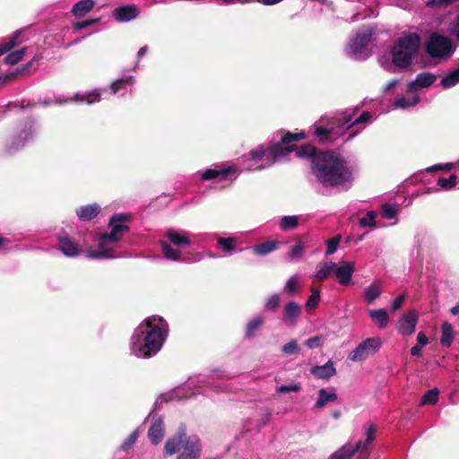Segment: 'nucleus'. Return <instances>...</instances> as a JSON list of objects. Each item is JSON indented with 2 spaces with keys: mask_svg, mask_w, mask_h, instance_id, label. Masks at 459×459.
Here are the masks:
<instances>
[{
  "mask_svg": "<svg viewBox=\"0 0 459 459\" xmlns=\"http://www.w3.org/2000/svg\"><path fill=\"white\" fill-rule=\"evenodd\" d=\"M399 212L400 207L396 204H384L381 207V214L387 220L395 219Z\"/></svg>",
  "mask_w": 459,
  "mask_h": 459,
  "instance_id": "obj_42",
  "label": "nucleus"
},
{
  "mask_svg": "<svg viewBox=\"0 0 459 459\" xmlns=\"http://www.w3.org/2000/svg\"><path fill=\"white\" fill-rule=\"evenodd\" d=\"M139 437V432L137 429L134 430L130 436L122 443L120 448L123 451L129 450L136 442Z\"/></svg>",
  "mask_w": 459,
  "mask_h": 459,
  "instance_id": "obj_52",
  "label": "nucleus"
},
{
  "mask_svg": "<svg viewBox=\"0 0 459 459\" xmlns=\"http://www.w3.org/2000/svg\"><path fill=\"white\" fill-rule=\"evenodd\" d=\"M307 243V238L306 236H302L300 240L291 247L288 256L290 260H298L302 257L304 255V250L306 244Z\"/></svg>",
  "mask_w": 459,
  "mask_h": 459,
  "instance_id": "obj_36",
  "label": "nucleus"
},
{
  "mask_svg": "<svg viewBox=\"0 0 459 459\" xmlns=\"http://www.w3.org/2000/svg\"><path fill=\"white\" fill-rule=\"evenodd\" d=\"M298 289V281L295 276L290 277L285 286H284V291L289 294L292 295Z\"/></svg>",
  "mask_w": 459,
  "mask_h": 459,
  "instance_id": "obj_55",
  "label": "nucleus"
},
{
  "mask_svg": "<svg viewBox=\"0 0 459 459\" xmlns=\"http://www.w3.org/2000/svg\"><path fill=\"white\" fill-rule=\"evenodd\" d=\"M26 53V48H22L8 54L5 57V63L11 65L18 64Z\"/></svg>",
  "mask_w": 459,
  "mask_h": 459,
  "instance_id": "obj_47",
  "label": "nucleus"
},
{
  "mask_svg": "<svg viewBox=\"0 0 459 459\" xmlns=\"http://www.w3.org/2000/svg\"><path fill=\"white\" fill-rule=\"evenodd\" d=\"M374 32L375 30L372 26H361L348 42L346 48L347 56L354 60L367 59L371 55L369 43Z\"/></svg>",
  "mask_w": 459,
  "mask_h": 459,
  "instance_id": "obj_9",
  "label": "nucleus"
},
{
  "mask_svg": "<svg viewBox=\"0 0 459 459\" xmlns=\"http://www.w3.org/2000/svg\"><path fill=\"white\" fill-rule=\"evenodd\" d=\"M335 277L341 285H348L352 278L354 273V266L351 263H343L340 266L336 265L334 269Z\"/></svg>",
  "mask_w": 459,
  "mask_h": 459,
  "instance_id": "obj_24",
  "label": "nucleus"
},
{
  "mask_svg": "<svg viewBox=\"0 0 459 459\" xmlns=\"http://www.w3.org/2000/svg\"><path fill=\"white\" fill-rule=\"evenodd\" d=\"M398 83H399V80H397V79H393V80H391V81H390L388 83H386V85L385 86V88H384V91H385V93H388V92L393 91L395 89V87L398 85Z\"/></svg>",
  "mask_w": 459,
  "mask_h": 459,
  "instance_id": "obj_62",
  "label": "nucleus"
},
{
  "mask_svg": "<svg viewBox=\"0 0 459 459\" xmlns=\"http://www.w3.org/2000/svg\"><path fill=\"white\" fill-rule=\"evenodd\" d=\"M165 435L164 420L160 415L153 414L152 423L148 430V437L154 445L161 442Z\"/></svg>",
  "mask_w": 459,
  "mask_h": 459,
  "instance_id": "obj_16",
  "label": "nucleus"
},
{
  "mask_svg": "<svg viewBox=\"0 0 459 459\" xmlns=\"http://www.w3.org/2000/svg\"><path fill=\"white\" fill-rule=\"evenodd\" d=\"M382 293V285L379 281H375L372 284L368 285L364 290V300L371 304L373 303Z\"/></svg>",
  "mask_w": 459,
  "mask_h": 459,
  "instance_id": "obj_31",
  "label": "nucleus"
},
{
  "mask_svg": "<svg viewBox=\"0 0 459 459\" xmlns=\"http://www.w3.org/2000/svg\"><path fill=\"white\" fill-rule=\"evenodd\" d=\"M457 178L455 174L449 176V178H440L437 180V186L443 189L448 190L455 186Z\"/></svg>",
  "mask_w": 459,
  "mask_h": 459,
  "instance_id": "obj_49",
  "label": "nucleus"
},
{
  "mask_svg": "<svg viewBox=\"0 0 459 459\" xmlns=\"http://www.w3.org/2000/svg\"><path fill=\"white\" fill-rule=\"evenodd\" d=\"M264 324V318L263 316H255L246 325L245 337L248 340L254 338Z\"/></svg>",
  "mask_w": 459,
  "mask_h": 459,
  "instance_id": "obj_27",
  "label": "nucleus"
},
{
  "mask_svg": "<svg viewBox=\"0 0 459 459\" xmlns=\"http://www.w3.org/2000/svg\"><path fill=\"white\" fill-rule=\"evenodd\" d=\"M301 389V385L299 383H293L290 385H282L276 388L277 393L279 394H286L290 392H299Z\"/></svg>",
  "mask_w": 459,
  "mask_h": 459,
  "instance_id": "obj_54",
  "label": "nucleus"
},
{
  "mask_svg": "<svg viewBox=\"0 0 459 459\" xmlns=\"http://www.w3.org/2000/svg\"><path fill=\"white\" fill-rule=\"evenodd\" d=\"M305 138V134L287 132L280 142L272 143L267 149L259 145L241 157L242 169L255 171L266 169L295 150L294 143Z\"/></svg>",
  "mask_w": 459,
  "mask_h": 459,
  "instance_id": "obj_4",
  "label": "nucleus"
},
{
  "mask_svg": "<svg viewBox=\"0 0 459 459\" xmlns=\"http://www.w3.org/2000/svg\"><path fill=\"white\" fill-rule=\"evenodd\" d=\"M376 435V428L371 425L366 430V438L363 441H359L353 449H356V452H359V455L357 459H368V450L375 439Z\"/></svg>",
  "mask_w": 459,
  "mask_h": 459,
  "instance_id": "obj_19",
  "label": "nucleus"
},
{
  "mask_svg": "<svg viewBox=\"0 0 459 459\" xmlns=\"http://www.w3.org/2000/svg\"><path fill=\"white\" fill-rule=\"evenodd\" d=\"M104 90L96 89L91 91H86L82 93H76L73 98L70 99H61L58 98L56 102L58 104H65L69 101H76L79 103H86L88 105L99 102L101 97V91Z\"/></svg>",
  "mask_w": 459,
  "mask_h": 459,
  "instance_id": "obj_17",
  "label": "nucleus"
},
{
  "mask_svg": "<svg viewBox=\"0 0 459 459\" xmlns=\"http://www.w3.org/2000/svg\"><path fill=\"white\" fill-rule=\"evenodd\" d=\"M336 264L333 262L324 263L316 273L315 277L318 281H325L334 272Z\"/></svg>",
  "mask_w": 459,
  "mask_h": 459,
  "instance_id": "obj_40",
  "label": "nucleus"
},
{
  "mask_svg": "<svg viewBox=\"0 0 459 459\" xmlns=\"http://www.w3.org/2000/svg\"><path fill=\"white\" fill-rule=\"evenodd\" d=\"M370 318L380 329H384L387 326L389 322V316L387 312L383 309H371L368 311Z\"/></svg>",
  "mask_w": 459,
  "mask_h": 459,
  "instance_id": "obj_29",
  "label": "nucleus"
},
{
  "mask_svg": "<svg viewBox=\"0 0 459 459\" xmlns=\"http://www.w3.org/2000/svg\"><path fill=\"white\" fill-rule=\"evenodd\" d=\"M337 400V394L334 391H329L325 388H321L318 391V397L315 403V407L317 409L324 408L328 403H334Z\"/></svg>",
  "mask_w": 459,
  "mask_h": 459,
  "instance_id": "obj_28",
  "label": "nucleus"
},
{
  "mask_svg": "<svg viewBox=\"0 0 459 459\" xmlns=\"http://www.w3.org/2000/svg\"><path fill=\"white\" fill-rule=\"evenodd\" d=\"M437 80V76L429 72L419 74L415 80L410 82L407 86L408 92L416 93L420 89L428 88Z\"/></svg>",
  "mask_w": 459,
  "mask_h": 459,
  "instance_id": "obj_18",
  "label": "nucleus"
},
{
  "mask_svg": "<svg viewBox=\"0 0 459 459\" xmlns=\"http://www.w3.org/2000/svg\"><path fill=\"white\" fill-rule=\"evenodd\" d=\"M447 31L449 35L453 37L459 44V12L449 22Z\"/></svg>",
  "mask_w": 459,
  "mask_h": 459,
  "instance_id": "obj_44",
  "label": "nucleus"
},
{
  "mask_svg": "<svg viewBox=\"0 0 459 459\" xmlns=\"http://www.w3.org/2000/svg\"><path fill=\"white\" fill-rule=\"evenodd\" d=\"M100 206L94 203L78 207L75 212L80 221H90L96 218L100 214Z\"/></svg>",
  "mask_w": 459,
  "mask_h": 459,
  "instance_id": "obj_23",
  "label": "nucleus"
},
{
  "mask_svg": "<svg viewBox=\"0 0 459 459\" xmlns=\"http://www.w3.org/2000/svg\"><path fill=\"white\" fill-rule=\"evenodd\" d=\"M130 216L126 213H116L108 222V232L100 233L96 238L98 248L88 251L87 256L94 259H112L118 257L119 242L129 231L126 222Z\"/></svg>",
  "mask_w": 459,
  "mask_h": 459,
  "instance_id": "obj_5",
  "label": "nucleus"
},
{
  "mask_svg": "<svg viewBox=\"0 0 459 459\" xmlns=\"http://www.w3.org/2000/svg\"><path fill=\"white\" fill-rule=\"evenodd\" d=\"M439 390L437 388H433L429 390L422 396L420 400V405L426 404H435L438 401Z\"/></svg>",
  "mask_w": 459,
  "mask_h": 459,
  "instance_id": "obj_45",
  "label": "nucleus"
},
{
  "mask_svg": "<svg viewBox=\"0 0 459 459\" xmlns=\"http://www.w3.org/2000/svg\"><path fill=\"white\" fill-rule=\"evenodd\" d=\"M419 314L416 310L405 313L397 322V331L403 336L411 335L416 329Z\"/></svg>",
  "mask_w": 459,
  "mask_h": 459,
  "instance_id": "obj_15",
  "label": "nucleus"
},
{
  "mask_svg": "<svg viewBox=\"0 0 459 459\" xmlns=\"http://www.w3.org/2000/svg\"><path fill=\"white\" fill-rule=\"evenodd\" d=\"M281 1L282 0H258V2L263 4L264 5H273L281 3Z\"/></svg>",
  "mask_w": 459,
  "mask_h": 459,
  "instance_id": "obj_64",
  "label": "nucleus"
},
{
  "mask_svg": "<svg viewBox=\"0 0 459 459\" xmlns=\"http://www.w3.org/2000/svg\"><path fill=\"white\" fill-rule=\"evenodd\" d=\"M113 16L117 22H126L139 16V10L135 5H125L117 7L113 12Z\"/></svg>",
  "mask_w": 459,
  "mask_h": 459,
  "instance_id": "obj_21",
  "label": "nucleus"
},
{
  "mask_svg": "<svg viewBox=\"0 0 459 459\" xmlns=\"http://www.w3.org/2000/svg\"><path fill=\"white\" fill-rule=\"evenodd\" d=\"M359 110L358 107L347 108L342 112L336 113L333 117H323L318 124L314 126L315 134L322 143H333L339 138H343V142L353 139L359 131H351L345 137L347 132L353 126L368 122L372 114L368 111H363L358 117L353 118Z\"/></svg>",
  "mask_w": 459,
  "mask_h": 459,
  "instance_id": "obj_2",
  "label": "nucleus"
},
{
  "mask_svg": "<svg viewBox=\"0 0 459 459\" xmlns=\"http://www.w3.org/2000/svg\"><path fill=\"white\" fill-rule=\"evenodd\" d=\"M208 385H210V383H208L205 376L199 375L191 377L185 385L175 388L170 393L163 394L161 398L165 402L174 399H188L195 395L197 393H203L204 386Z\"/></svg>",
  "mask_w": 459,
  "mask_h": 459,
  "instance_id": "obj_10",
  "label": "nucleus"
},
{
  "mask_svg": "<svg viewBox=\"0 0 459 459\" xmlns=\"http://www.w3.org/2000/svg\"><path fill=\"white\" fill-rule=\"evenodd\" d=\"M281 298L279 294H272L264 304V309L270 312L275 311L280 305Z\"/></svg>",
  "mask_w": 459,
  "mask_h": 459,
  "instance_id": "obj_50",
  "label": "nucleus"
},
{
  "mask_svg": "<svg viewBox=\"0 0 459 459\" xmlns=\"http://www.w3.org/2000/svg\"><path fill=\"white\" fill-rule=\"evenodd\" d=\"M311 292L312 293L306 303V307L308 310L315 309L316 307L319 299H320V291L318 289L312 288Z\"/></svg>",
  "mask_w": 459,
  "mask_h": 459,
  "instance_id": "obj_51",
  "label": "nucleus"
},
{
  "mask_svg": "<svg viewBox=\"0 0 459 459\" xmlns=\"http://www.w3.org/2000/svg\"><path fill=\"white\" fill-rule=\"evenodd\" d=\"M254 0H217V2L220 4H223V5H228V4H235V3H239V4H249V3H252Z\"/></svg>",
  "mask_w": 459,
  "mask_h": 459,
  "instance_id": "obj_61",
  "label": "nucleus"
},
{
  "mask_svg": "<svg viewBox=\"0 0 459 459\" xmlns=\"http://www.w3.org/2000/svg\"><path fill=\"white\" fill-rule=\"evenodd\" d=\"M459 83V65L449 71L440 80L439 85L444 89H450Z\"/></svg>",
  "mask_w": 459,
  "mask_h": 459,
  "instance_id": "obj_33",
  "label": "nucleus"
},
{
  "mask_svg": "<svg viewBox=\"0 0 459 459\" xmlns=\"http://www.w3.org/2000/svg\"><path fill=\"white\" fill-rule=\"evenodd\" d=\"M356 453V449H353L350 444L343 445L332 455V459H350Z\"/></svg>",
  "mask_w": 459,
  "mask_h": 459,
  "instance_id": "obj_41",
  "label": "nucleus"
},
{
  "mask_svg": "<svg viewBox=\"0 0 459 459\" xmlns=\"http://www.w3.org/2000/svg\"><path fill=\"white\" fill-rule=\"evenodd\" d=\"M300 314V306L294 301H290L283 308L282 320L288 326H294Z\"/></svg>",
  "mask_w": 459,
  "mask_h": 459,
  "instance_id": "obj_20",
  "label": "nucleus"
},
{
  "mask_svg": "<svg viewBox=\"0 0 459 459\" xmlns=\"http://www.w3.org/2000/svg\"><path fill=\"white\" fill-rule=\"evenodd\" d=\"M377 213L375 211H368L366 216L359 220V225L361 228H371L374 229L377 226L376 218Z\"/></svg>",
  "mask_w": 459,
  "mask_h": 459,
  "instance_id": "obj_43",
  "label": "nucleus"
},
{
  "mask_svg": "<svg viewBox=\"0 0 459 459\" xmlns=\"http://www.w3.org/2000/svg\"><path fill=\"white\" fill-rule=\"evenodd\" d=\"M429 343V338L423 332L417 334V343L411 347L410 352L411 356L420 357L422 355V349Z\"/></svg>",
  "mask_w": 459,
  "mask_h": 459,
  "instance_id": "obj_39",
  "label": "nucleus"
},
{
  "mask_svg": "<svg viewBox=\"0 0 459 459\" xmlns=\"http://www.w3.org/2000/svg\"><path fill=\"white\" fill-rule=\"evenodd\" d=\"M134 83V77L132 75L124 76L113 82L110 89L113 94L126 95L127 88L133 86Z\"/></svg>",
  "mask_w": 459,
  "mask_h": 459,
  "instance_id": "obj_26",
  "label": "nucleus"
},
{
  "mask_svg": "<svg viewBox=\"0 0 459 459\" xmlns=\"http://www.w3.org/2000/svg\"><path fill=\"white\" fill-rule=\"evenodd\" d=\"M455 45L453 40L444 35L433 33L427 42L426 51L434 58L447 59L455 51Z\"/></svg>",
  "mask_w": 459,
  "mask_h": 459,
  "instance_id": "obj_11",
  "label": "nucleus"
},
{
  "mask_svg": "<svg viewBox=\"0 0 459 459\" xmlns=\"http://www.w3.org/2000/svg\"><path fill=\"white\" fill-rule=\"evenodd\" d=\"M341 242V236L337 235L326 241V255H333L336 252L337 247Z\"/></svg>",
  "mask_w": 459,
  "mask_h": 459,
  "instance_id": "obj_53",
  "label": "nucleus"
},
{
  "mask_svg": "<svg viewBox=\"0 0 459 459\" xmlns=\"http://www.w3.org/2000/svg\"><path fill=\"white\" fill-rule=\"evenodd\" d=\"M238 170L235 166L218 165L212 169H208L201 175L204 180L216 179L218 181L234 180L238 176Z\"/></svg>",
  "mask_w": 459,
  "mask_h": 459,
  "instance_id": "obj_14",
  "label": "nucleus"
},
{
  "mask_svg": "<svg viewBox=\"0 0 459 459\" xmlns=\"http://www.w3.org/2000/svg\"><path fill=\"white\" fill-rule=\"evenodd\" d=\"M406 296L404 294L399 295L393 302H392V309L394 311L398 310L403 303L404 302Z\"/></svg>",
  "mask_w": 459,
  "mask_h": 459,
  "instance_id": "obj_59",
  "label": "nucleus"
},
{
  "mask_svg": "<svg viewBox=\"0 0 459 459\" xmlns=\"http://www.w3.org/2000/svg\"><path fill=\"white\" fill-rule=\"evenodd\" d=\"M300 217L299 215L283 216L279 221L281 230L288 231L298 228Z\"/></svg>",
  "mask_w": 459,
  "mask_h": 459,
  "instance_id": "obj_37",
  "label": "nucleus"
},
{
  "mask_svg": "<svg viewBox=\"0 0 459 459\" xmlns=\"http://www.w3.org/2000/svg\"><path fill=\"white\" fill-rule=\"evenodd\" d=\"M459 0H429L427 3V5L429 7H434V6H447L450 4L454 2H458Z\"/></svg>",
  "mask_w": 459,
  "mask_h": 459,
  "instance_id": "obj_58",
  "label": "nucleus"
},
{
  "mask_svg": "<svg viewBox=\"0 0 459 459\" xmlns=\"http://www.w3.org/2000/svg\"><path fill=\"white\" fill-rule=\"evenodd\" d=\"M313 376L319 379H329L336 373L335 367L332 360H328L325 364L321 366H314L310 368Z\"/></svg>",
  "mask_w": 459,
  "mask_h": 459,
  "instance_id": "obj_25",
  "label": "nucleus"
},
{
  "mask_svg": "<svg viewBox=\"0 0 459 459\" xmlns=\"http://www.w3.org/2000/svg\"><path fill=\"white\" fill-rule=\"evenodd\" d=\"M58 249L69 257H75L81 253L78 246L67 236L58 237Z\"/></svg>",
  "mask_w": 459,
  "mask_h": 459,
  "instance_id": "obj_22",
  "label": "nucleus"
},
{
  "mask_svg": "<svg viewBox=\"0 0 459 459\" xmlns=\"http://www.w3.org/2000/svg\"><path fill=\"white\" fill-rule=\"evenodd\" d=\"M168 333V323L162 317L152 316L146 318L131 337V353L142 359L153 357L162 348Z\"/></svg>",
  "mask_w": 459,
  "mask_h": 459,
  "instance_id": "obj_3",
  "label": "nucleus"
},
{
  "mask_svg": "<svg viewBox=\"0 0 459 459\" xmlns=\"http://www.w3.org/2000/svg\"><path fill=\"white\" fill-rule=\"evenodd\" d=\"M322 343H323V338L320 336H315V337L309 338L305 342V345L309 349L318 348L322 345Z\"/></svg>",
  "mask_w": 459,
  "mask_h": 459,
  "instance_id": "obj_57",
  "label": "nucleus"
},
{
  "mask_svg": "<svg viewBox=\"0 0 459 459\" xmlns=\"http://www.w3.org/2000/svg\"><path fill=\"white\" fill-rule=\"evenodd\" d=\"M383 345L380 337H369L360 342L353 351H351L348 359L354 362H361L374 356L378 352Z\"/></svg>",
  "mask_w": 459,
  "mask_h": 459,
  "instance_id": "obj_12",
  "label": "nucleus"
},
{
  "mask_svg": "<svg viewBox=\"0 0 459 459\" xmlns=\"http://www.w3.org/2000/svg\"><path fill=\"white\" fill-rule=\"evenodd\" d=\"M148 50H149L148 46H143V47H142V48L138 50V52H137V59L139 60V59H141L142 57H143V56L147 54Z\"/></svg>",
  "mask_w": 459,
  "mask_h": 459,
  "instance_id": "obj_63",
  "label": "nucleus"
},
{
  "mask_svg": "<svg viewBox=\"0 0 459 459\" xmlns=\"http://www.w3.org/2000/svg\"><path fill=\"white\" fill-rule=\"evenodd\" d=\"M299 351H300V348L298 344L297 340H295V339L290 340L289 342H287L286 344H284L281 347V351L285 355L299 354Z\"/></svg>",
  "mask_w": 459,
  "mask_h": 459,
  "instance_id": "obj_48",
  "label": "nucleus"
},
{
  "mask_svg": "<svg viewBox=\"0 0 459 459\" xmlns=\"http://www.w3.org/2000/svg\"><path fill=\"white\" fill-rule=\"evenodd\" d=\"M191 234L186 230L169 229L159 240L162 256L169 261L189 264L202 259L200 254L184 255L181 247L192 245Z\"/></svg>",
  "mask_w": 459,
  "mask_h": 459,
  "instance_id": "obj_7",
  "label": "nucleus"
},
{
  "mask_svg": "<svg viewBox=\"0 0 459 459\" xmlns=\"http://www.w3.org/2000/svg\"><path fill=\"white\" fill-rule=\"evenodd\" d=\"M35 135V127L32 120H28L23 126L6 143L8 153H13L22 149L31 142Z\"/></svg>",
  "mask_w": 459,
  "mask_h": 459,
  "instance_id": "obj_13",
  "label": "nucleus"
},
{
  "mask_svg": "<svg viewBox=\"0 0 459 459\" xmlns=\"http://www.w3.org/2000/svg\"><path fill=\"white\" fill-rule=\"evenodd\" d=\"M218 246L224 252V255H230L233 254L236 248V243H238V238L235 236L223 238H217Z\"/></svg>",
  "mask_w": 459,
  "mask_h": 459,
  "instance_id": "obj_30",
  "label": "nucleus"
},
{
  "mask_svg": "<svg viewBox=\"0 0 459 459\" xmlns=\"http://www.w3.org/2000/svg\"><path fill=\"white\" fill-rule=\"evenodd\" d=\"M420 46V37L415 32H403L394 42L391 50V60L380 59L381 66L389 73L406 70L416 58Z\"/></svg>",
  "mask_w": 459,
  "mask_h": 459,
  "instance_id": "obj_6",
  "label": "nucleus"
},
{
  "mask_svg": "<svg viewBox=\"0 0 459 459\" xmlns=\"http://www.w3.org/2000/svg\"><path fill=\"white\" fill-rule=\"evenodd\" d=\"M411 96L400 97L393 104L394 108H408L416 106L420 102V97L417 93L411 92Z\"/></svg>",
  "mask_w": 459,
  "mask_h": 459,
  "instance_id": "obj_35",
  "label": "nucleus"
},
{
  "mask_svg": "<svg viewBox=\"0 0 459 459\" xmlns=\"http://www.w3.org/2000/svg\"><path fill=\"white\" fill-rule=\"evenodd\" d=\"M179 452L177 459H198L202 454V444L196 435H186L185 429L169 437L164 445V455L170 456Z\"/></svg>",
  "mask_w": 459,
  "mask_h": 459,
  "instance_id": "obj_8",
  "label": "nucleus"
},
{
  "mask_svg": "<svg viewBox=\"0 0 459 459\" xmlns=\"http://www.w3.org/2000/svg\"><path fill=\"white\" fill-rule=\"evenodd\" d=\"M272 420V413L270 411H266L261 415L258 420V426L263 427L267 425Z\"/></svg>",
  "mask_w": 459,
  "mask_h": 459,
  "instance_id": "obj_60",
  "label": "nucleus"
},
{
  "mask_svg": "<svg viewBox=\"0 0 459 459\" xmlns=\"http://www.w3.org/2000/svg\"><path fill=\"white\" fill-rule=\"evenodd\" d=\"M20 35V32H15L12 37H10L6 41L0 44V56L9 52L17 45V39Z\"/></svg>",
  "mask_w": 459,
  "mask_h": 459,
  "instance_id": "obj_46",
  "label": "nucleus"
},
{
  "mask_svg": "<svg viewBox=\"0 0 459 459\" xmlns=\"http://www.w3.org/2000/svg\"><path fill=\"white\" fill-rule=\"evenodd\" d=\"M454 330L451 324L447 322H444L441 325V337H440V344L442 347L448 348L451 346L454 341Z\"/></svg>",
  "mask_w": 459,
  "mask_h": 459,
  "instance_id": "obj_34",
  "label": "nucleus"
},
{
  "mask_svg": "<svg viewBox=\"0 0 459 459\" xmlns=\"http://www.w3.org/2000/svg\"><path fill=\"white\" fill-rule=\"evenodd\" d=\"M278 243L276 241H266L252 247L253 252L257 255H265L277 248Z\"/></svg>",
  "mask_w": 459,
  "mask_h": 459,
  "instance_id": "obj_38",
  "label": "nucleus"
},
{
  "mask_svg": "<svg viewBox=\"0 0 459 459\" xmlns=\"http://www.w3.org/2000/svg\"><path fill=\"white\" fill-rule=\"evenodd\" d=\"M98 22H99V19H91V20H87V21L77 22L74 24V29L75 30H81L87 27L96 24Z\"/></svg>",
  "mask_w": 459,
  "mask_h": 459,
  "instance_id": "obj_56",
  "label": "nucleus"
},
{
  "mask_svg": "<svg viewBox=\"0 0 459 459\" xmlns=\"http://www.w3.org/2000/svg\"><path fill=\"white\" fill-rule=\"evenodd\" d=\"M299 158L310 159L312 171L324 186L349 189L353 182L354 167L340 154L333 152H317L312 145H303L297 151Z\"/></svg>",
  "mask_w": 459,
  "mask_h": 459,
  "instance_id": "obj_1",
  "label": "nucleus"
},
{
  "mask_svg": "<svg viewBox=\"0 0 459 459\" xmlns=\"http://www.w3.org/2000/svg\"><path fill=\"white\" fill-rule=\"evenodd\" d=\"M94 5V0H81L73 6L72 13L76 17H83L93 9Z\"/></svg>",
  "mask_w": 459,
  "mask_h": 459,
  "instance_id": "obj_32",
  "label": "nucleus"
}]
</instances>
